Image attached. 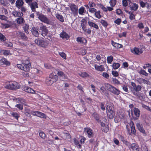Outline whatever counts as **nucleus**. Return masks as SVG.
I'll list each match as a JSON object with an SVG mask.
<instances>
[{
	"label": "nucleus",
	"mask_w": 151,
	"mask_h": 151,
	"mask_svg": "<svg viewBox=\"0 0 151 151\" xmlns=\"http://www.w3.org/2000/svg\"><path fill=\"white\" fill-rule=\"evenodd\" d=\"M17 66L18 68L26 72V73H23V75L24 76L29 77L28 72L30 70L31 65L28 60H24L22 64H17Z\"/></svg>",
	"instance_id": "1"
},
{
	"label": "nucleus",
	"mask_w": 151,
	"mask_h": 151,
	"mask_svg": "<svg viewBox=\"0 0 151 151\" xmlns=\"http://www.w3.org/2000/svg\"><path fill=\"white\" fill-rule=\"evenodd\" d=\"M105 87L108 91L116 95H118L120 93V91L118 89L108 83L105 84Z\"/></svg>",
	"instance_id": "2"
},
{
	"label": "nucleus",
	"mask_w": 151,
	"mask_h": 151,
	"mask_svg": "<svg viewBox=\"0 0 151 151\" xmlns=\"http://www.w3.org/2000/svg\"><path fill=\"white\" fill-rule=\"evenodd\" d=\"M24 2L23 0H17L15 3V6L17 8L20 9L21 11L25 12L27 11V9L23 6Z\"/></svg>",
	"instance_id": "3"
},
{
	"label": "nucleus",
	"mask_w": 151,
	"mask_h": 151,
	"mask_svg": "<svg viewBox=\"0 0 151 151\" xmlns=\"http://www.w3.org/2000/svg\"><path fill=\"white\" fill-rule=\"evenodd\" d=\"M5 87L6 88L12 90L18 89L19 88V83L15 81L10 82L6 84Z\"/></svg>",
	"instance_id": "4"
},
{
	"label": "nucleus",
	"mask_w": 151,
	"mask_h": 151,
	"mask_svg": "<svg viewBox=\"0 0 151 151\" xmlns=\"http://www.w3.org/2000/svg\"><path fill=\"white\" fill-rule=\"evenodd\" d=\"M25 2L28 4L31 8L32 11L35 12V8H38L37 4L36 2H32V0H24Z\"/></svg>",
	"instance_id": "5"
},
{
	"label": "nucleus",
	"mask_w": 151,
	"mask_h": 151,
	"mask_svg": "<svg viewBox=\"0 0 151 151\" xmlns=\"http://www.w3.org/2000/svg\"><path fill=\"white\" fill-rule=\"evenodd\" d=\"M38 18L41 22L46 23L47 24H50V20L45 16L42 14H37Z\"/></svg>",
	"instance_id": "6"
},
{
	"label": "nucleus",
	"mask_w": 151,
	"mask_h": 151,
	"mask_svg": "<svg viewBox=\"0 0 151 151\" xmlns=\"http://www.w3.org/2000/svg\"><path fill=\"white\" fill-rule=\"evenodd\" d=\"M35 43L38 45L42 47H45L47 45V43L42 40L36 39L35 40Z\"/></svg>",
	"instance_id": "7"
},
{
	"label": "nucleus",
	"mask_w": 151,
	"mask_h": 151,
	"mask_svg": "<svg viewBox=\"0 0 151 151\" xmlns=\"http://www.w3.org/2000/svg\"><path fill=\"white\" fill-rule=\"evenodd\" d=\"M69 6L73 14L75 16L76 15L78 14V11L77 6L73 4H69Z\"/></svg>",
	"instance_id": "8"
},
{
	"label": "nucleus",
	"mask_w": 151,
	"mask_h": 151,
	"mask_svg": "<svg viewBox=\"0 0 151 151\" xmlns=\"http://www.w3.org/2000/svg\"><path fill=\"white\" fill-rule=\"evenodd\" d=\"M31 114L32 115H33L40 117L46 118V116L44 114L40 111H33L31 112Z\"/></svg>",
	"instance_id": "9"
},
{
	"label": "nucleus",
	"mask_w": 151,
	"mask_h": 151,
	"mask_svg": "<svg viewBox=\"0 0 151 151\" xmlns=\"http://www.w3.org/2000/svg\"><path fill=\"white\" fill-rule=\"evenodd\" d=\"M23 12L18 11L16 10H14L12 12V15L15 17H22L23 15Z\"/></svg>",
	"instance_id": "10"
},
{
	"label": "nucleus",
	"mask_w": 151,
	"mask_h": 151,
	"mask_svg": "<svg viewBox=\"0 0 151 151\" xmlns=\"http://www.w3.org/2000/svg\"><path fill=\"white\" fill-rule=\"evenodd\" d=\"M31 31L32 34L35 37H38L39 35L38 28L37 27H33Z\"/></svg>",
	"instance_id": "11"
},
{
	"label": "nucleus",
	"mask_w": 151,
	"mask_h": 151,
	"mask_svg": "<svg viewBox=\"0 0 151 151\" xmlns=\"http://www.w3.org/2000/svg\"><path fill=\"white\" fill-rule=\"evenodd\" d=\"M131 51L132 53L138 55L141 54L143 52V51L141 48L136 47L131 49Z\"/></svg>",
	"instance_id": "12"
},
{
	"label": "nucleus",
	"mask_w": 151,
	"mask_h": 151,
	"mask_svg": "<svg viewBox=\"0 0 151 151\" xmlns=\"http://www.w3.org/2000/svg\"><path fill=\"white\" fill-rule=\"evenodd\" d=\"M40 29L42 31V35L44 37L46 36L48 32V31L46 26L42 25L40 27Z\"/></svg>",
	"instance_id": "13"
},
{
	"label": "nucleus",
	"mask_w": 151,
	"mask_h": 151,
	"mask_svg": "<svg viewBox=\"0 0 151 151\" xmlns=\"http://www.w3.org/2000/svg\"><path fill=\"white\" fill-rule=\"evenodd\" d=\"M17 36L24 40H27V37L23 33L20 32H17Z\"/></svg>",
	"instance_id": "14"
},
{
	"label": "nucleus",
	"mask_w": 151,
	"mask_h": 151,
	"mask_svg": "<svg viewBox=\"0 0 151 151\" xmlns=\"http://www.w3.org/2000/svg\"><path fill=\"white\" fill-rule=\"evenodd\" d=\"M129 4L131 10L136 11L138 9V6L136 3H133L130 2L129 3Z\"/></svg>",
	"instance_id": "15"
},
{
	"label": "nucleus",
	"mask_w": 151,
	"mask_h": 151,
	"mask_svg": "<svg viewBox=\"0 0 151 151\" xmlns=\"http://www.w3.org/2000/svg\"><path fill=\"white\" fill-rule=\"evenodd\" d=\"M49 76L51 80L52 83H53L56 82L57 81L58 78V76L57 75H54L53 73H50Z\"/></svg>",
	"instance_id": "16"
},
{
	"label": "nucleus",
	"mask_w": 151,
	"mask_h": 151,
	"mask_svg": "<svg viewBox=\"0 0 151 151\" xmlns=\"http://www.w3.org/2000/svg\"><path fill=\"white\" fill-rule=\"evenodd\" d=\"M77 41L80 44L85 45L87 43V40L84 38L78 37L77 38Z\"/></svg>",
	"instance_id": "17"
},
{
	"label": "nucleus",
	"mask_w": 151,
	"mask_h": 151,
	"mask_svg": "<svg viewBox=\"0 0 151 151\" xmlns=\"http://www.w3.org/2000/svg\"><path fill=\"white\" fill-rule=\"evenodd\" d=\"M57 72V74L58 76L61 77L63 79H66L68 78L67 76L64 74L63 72L60 70H56Z\"/></svg>",
	"instance_id": "18"
},
{
	"label": "nucleus",
	"mask_w": 151,
	"mask_h": 151,
	"mask_svg": "<svg viewBox=\"0 0 151 151\" xmlns=\"http://www.w3.org/2000/svg\"><path fill=\"white\" fill-rule=\"evenodd\" d=\"M142 89V87L140 85H137L134 89H132L131 91L134 95V93H138V92L140 91Z\"/></svg>",
	"instance_id": "19"
},
{
	"label": "nucleus",
	"mask_w": 151,
	"mask_h": 151,
	"mask_svg": "<svg viewBox=\"0 0 151 151\" xmlns=\"http://www.w3.org/2000/svg\"><path fill=\"white\" fill-rule=\"evenodd\" d=\"M84 129V132L87 134L88 137L89 138L91 137L92 136L93 134V131L91 129L88 128H85Z\"/></svg>",
	"instance_id": "20"
},
{
	"label": "nucleus",
	"mask_w": 151,
	"mask_h": 151,
	"mask_svg": "<svg viewBox=\"0 0 151 151\" xmlns=\"http://www.w3.org/2000/svg\"><path fill=\"white\" fill-rule=\"evenodd\" d=\"M60 37L63 39L68 40L69 38L68 35L65 32L63 31L60 34Z\"/></svg>",
	"instance_id": "21"
},
{
	"label": "nucleus",
	"mask_w": 151,
	"mask_h": 151,
	"mask_svg": "<svg viewBox=\"0 0 151 151\" xmlns=\"http://www.w3.org/2000/svg\"><path fill=\"white\" fill-rule=\"evenodd\" d=\"M130 147L133 150L139 151V146L137 144L135 143L132 144L131 145Z\"/></svg>",
	"instance_id": "22"
},
{
	"label": "nucleus",
	"mask_w": 151,
	"mask_h": 151,
	"mask_svg": "<svg viewBox=\"0 0 151 151\" xmlns=\"http://www.w3.org/2000/svg\"><path fill=\"white\" fill-rule=\"evenodd\" d=\"M24 89L26 92L28 93L33 94L35 93V91L34 90L28 86H26L24 88Z\"/></svg>",
	"instance_id": "23"
},
{
	"label": "nucleus",
	"mask_w": 151,
	"mask_h": 151,
	"mask_svg": "<svg viewBox=\"0 0 151 151\" xmlns=\"http://www.w3.org/2000/svg\"><path fill=\"white\" fill-rule=\"evenodd\" d=\"M94 67L95 69L98 71H104L105 70L104 67L102 65L99 66L96 64H95Z\"/></svg>",
	"instance_id": "24"
},
{
	"label": "nucleus",
	"mask_w": 151,
	"mask_h": 151,
	"mask_svg": "<svg viewBox=\"0 0 151 151\" xmlns=\"http://www.w3.org/2000/svg\"><path fill=\"white\" fill-rule=\"evenodd\" d=\"M0 63L2 65H10V63L5 58H3L0 60Z\"/></svg>",
	"instance_id": "25"
},
{
	"label": "nucleus",
	"mask_w": 151,
	"mask_h": 151,
	"mask_svg": "<svg viewBox=\"0 0 151 151\" xmlns=\"http://www.w3.org/2000/svg\"><path fill=\"white\" fill-rule=\"evenodd\" d=\"M7 22L8 23L2 24L1 25L4 28L6 29L12 26V24L11 22L9 21Z\"/></svg>",
	"instance_id": "26"
},
{
	"label": "nucleus",
	"mask_w": 151,
	"mask_h": 151,
	"mask_svg": "<svg viewBox=\"0 0 151 151\" xmlns=\"http://www.w3.org/2000/svg\"><path fill=\"white\" fill-rule=\"evenodd\" d=\"M131 128V132L133 134H134L136 132L135 127L133 122L131 121L129 124Z\"/></svg>",
	"instance_id": "27"
},
{
	"label": "nucleus",
	"mask_w": 151,
	"mask_h": 151,
	"mask_svg": "<svg viewBox=\"0 0 151 151\" xmlns=\"http://www.w3.org/2000/svg\"><path fill=\"white\" fill-rule=\"evenodd\" d=\"M111 44L116 48H120L122 47V45L116 43L113 41H111Z\"/></svg>",
	"instance_id": "28"
},
{
	"label": "nucleus",
	"mask_w": 151,
	"mask_h": 151,
	"mask_svg": "<svg viewBox=\"0 0 151 151\" xmlns=\"http://www.w3.org/2000/svg\"><path fill=\"white\" fill-rule=\"evenodd\" d=\"M106 112H109L114 111V107L111 104L107 105V104H106Z\"/></svg>",
	"instance_id": "29"
},
{
	"label": "nucleus",
	"mask_w": 151,
	"mask_h": 151,
	"mask_svg": "<svg viewBox=\"0 0 151 151\" xmlns=\"http://www.w3.org/2000/svg\"><path fill=\"white\" fill-rule=\"evenodd\" d=\"M55 17L57 19L62 22H64V19L63 17L58 13L55 14Z\"/></svg>",
	"instance_id": "30"
},
{
	"label": "nucleus",
	"mask_w": 151,
	"mask_h": 151,
	"mask_svg": "<svg viewBox=\"0 0 151 151\" xmlns=\"http://www.w3.org/2000/svg\"><path fill=\"white\" fill-rule=\"evenodd\" d=\"M88 24L90 27H94L96 29H98L99 28V26L97 24L92 22L89 21Z\"/></svg>",
	"instance_id": "31"
},
{
	"label": "nucleus",
	"mask_w": 151,
	"mask_h": 151,
	"mask_svg": "<svg viewBox=\"0 0 151 151\" xmlns=\"http://www.w3.org/2000/svg\"><path fill=\"white\" fill-rule=\"evenodd\" d=\"M107 116L110 119H112L115 115V112L114 111L111 112H106Z\"/></svg>",
	"instance_id": "32"
},
{
	"label": "nucleus",
	"mask_w": 151,
	"mask_h": 151,
	"mask_svg": "<svg viewBox=\"0 0 151 151\" xmlns=\"http://www.w3.org/2000/svg\"><path fill=\"white\" fill-rule=\"evenodd\" d=\"M19 17L17 18L16 20L17 21V23L19 24H22L25 22V21L24 20L23 18L21 17Z\"/></svg>",
	"instance_id": "33"
},
{
	"label": "nucleus",
	"mask_w": 151,
	"mask_h": 151,
	"mask_svg": "<svg viewBox=\"0 0 151 151\" xmlns=\"http://www.w3.org/2000/svg\"><path fill=\"white\" fill-rule=\"evenodd\" d=\"M134 113L136 117H139L140 114V111L137 108H134Z\"/></svg>",
	"instance_id": "34"
},
{
	"label": "nucleus",
	"mask_w": 151,
	"mask_h": 151,
	"mask_svg": "<svg viewBox=\"0 0 151 151\" xmlns=\"http://www.w3.org/2000/svg\"><path fill=\"white\" fill-rule=\"evenodd\" d=\"M45 81L46 84L48 86H51L53 83H52L51 80L49 76L46 78Z\"/></svg>",
	"instance_id": "35"
},
{
	"label": "nucleus",
	"mask_w": 151,
	"mask_h": 151,
	"mask_svg": "<svg viewBox=\"0 0 151 151\" xmlns=\"http://www.w3.org/2000/svg\"><path fill=\"white\" fill-rule=\"evenodd\" d=\"M78 75L81 77L83 78H85L89 76V75L86 72H82L81 73H78Z\"/></svg>",
	"instance_id": "36"
},
{
	"label": "nucleus",
	"mask_w": 151,
	"mask_h": 151,
	"mask_svg": "<svg viewBox=\"0 0 151 151\" xmlns=\"http://www.w3.org/2000/svg\"><path fill=\"white\" fill-rule=\"evenodd\" d=\"M29 26L28 25L26 24L23 27V29L24 32L27 34H28L29 32L28 31Z\"/></svg>",
	"instance_id": "37"
},
{
	"label": "nucleus",
	"mask_w": 151,
	"mask_h": 151,
	"mask_svg": "<svg viewBox=\"0 0 151 151\" xmlns=\"http://www.w3.org/2000/svg\"><path fill=\"white\" fill-rule=\"evenodd\" d=\"M100 22L102 25L104 27H106L108 25L107 22L105 20L103 19H101Z\"/></svg>",
	"instance_id": "38"
},
{
	"label": "nucleus",
	"mask_w": 151,
	"mask_h": 151,
	"mask_svg": "<svg viewBox=\"0 0 151 151\" xmlns=\"http://www.w3.org/2000/svg\"><path fill=\"white\" fill-rule=\"evenodd\" d=\"M120 66L119 63H114L113 64L112 67L115 70L118 69Z\"/></svg>",
	"instance_id": "39"
},
{
	"label": "nucleus",
	"mask_w": 151,
	"mask_h": 151,
	"mask_svg": "<svg viewBox=\"0 0 151 151\" xmlns=\"http://www.w3.org/2000/svg\"><path fill=\"white\" fill-rule=\"evenodd\" d=\"M109 3L111 6L112 7H113L116 4V0H110Z\"/></svg>",
	"instance_id": "40"
},
{
	"label": "nucleus",
	"mask_w": 151,
	"mask_h": 151,
	"mask_svg": "<svg viewBox=\"0 0 151 151\" xmlns=\"http://www.w3.org/2000/svg\"><path fill=\"white\" fill-rule=\"evenodd\" d=\"M1 53L5 56L8 55L10 54V51L6 50H2L1 51Z\"/></svg>",
	"instance_id": "41"
},
{
	"label": "nucleus",
	"mask_w": 151,
	"mask_h": 151,
	"mask_svg": "<svg viewBox=\"0 0 151 151\" xmlns=\"http://www.w3.org/2000/svg\"><path fill=\"white\" fill-rule=\"evenodd\" d=\"M113 60V58L112 55L108 56L107 58V62L108 63L111 64Z\"/></svg>",
	"instance_id": "42"
},
{
	"label": "nucleus",
	"mask_w": 151,
	"mask_h": 151,
	"mask_svg": "<svg viewBox=\"0 0 151 151\" xmlns=\"http://www.w3.org/2000/svg\"><path fill=\"white\" fill-rule=\"evenodd\" d=\"M11 114L17 120H18V118L20 117L19 114L16 112H12Z\"/></svg>",
	"instance_id": "43"
},
{
	"label": "nucleus",
	"mask_w": 151,
	"mask_h": 151,
	"mask_svg": "<svg viewBox=\"0 0 151 151\" xmlns=\"http://www.w3.org/2000/svg\"><path fill=\"white\" fill-rule=\"evenodd\" d=\"M129 14L130 15L129 18L130 20H132L135 19V15L133 14V12H129Z\"/></svg>",
	"instance_id": "44"
},
{
	"label": "nucleus",
	"mask_w": 151,
	"mask_h": 151,
	"mask_svg": "<svg viewBox=\"0 0 151 151\" xmlns=\"http://www.w3.org/2000/svg\"><path fill=\"white\" fill-rule=\"evenodd\" d=\"M100 11H98L97 12H96L95 13V15L96 17L98 19H100L101 17V15L100 14Z\"/></svg>",
	"instance_id": "45"
},
{
	"label": "nucleus",
	"mask_w": 151,
	"mask_h": 151,
	"mask_svg": "<svg viewBox=\"0 0 151 151\" xmlns=\"http://www.w3.org/2000/svg\"><path fill=\"white\" fill-rule=\"evenodd\" d=\"M59 54L61 57H62L63 59H66V54H65L64 52H59Z\"/></svg>",
	"instance_id": "46"
},
{
	"label": "nucleus",
	"mask_w": 151,
	"mask_h": 151,
	"mask_svg": "<svg viewBox=\"0 0 151 151\" xmlns=\"http://www.w3.org/2000/svg\"><path fill=\"white\" fill-rule=\"evenodd\" d=\"M40 136L42 139H44L46 137L45 134L42 132L41 131L39 133Z\"/></svg>",
	"instance_id": "47"
},
{
	"label": "nucleus",
	"mask_w": 151,
	"mask_h": 151,
	"mask_svg": "<svg viewBox=\"0 0 151 151\" xmlns=\"http://www.w3.org/2000/svg\"><path fill=\"white\" fill-rule=\"evenodd\" d=\"M15 106L17 107L20 110H22L23 109V105L20 103L19 104H17Z\"/></svg>",
	"instance_id": "48"
},
{
	"label": "nucleus",
	"mask_w": 151,
	"mask_h": 151,
	"mask_svg": "<svg viewBox=\"0 0 151 151\" xmlns=\"http://www.w3.org/2000/svg\"><path fill=\"white\" fill-rule=\"evenodd\" d=\"M84 9L85 8L84 7H81L78 10L79 14L82 15L84 12Z\"/></svg>",
	"instance_id": "49"
},
{
	"label": "nucleus",
	"mask_w": 151,
	"mask_h": 151,
	"mask_svg": "<svg viewBox=\"0 0 151 151\" xmlns=\"http://www.w3.org/2000/svg\"><path fill=\"white\" fill-rule=\"evenodd\" d=\"M134 95L138 97L139 98L140 100H142L143 99V96H141L140 94V93H134Z\"/></svg>",
	"instance_id": "50"
},
{
	"label": "nucleus",
	"mask_w": 151,
	"mask_h": 151,
	"mask_svg": "<svg viewBox=\"0 0 151 151\" xmlns=\"http://www.w3.org/2000/svg\"><path fill=\"white\" fill-rule=\"evenodd\" d=\"M112 81L114 84L116 85H119L120 84V83L119 81L116 78H113Z\"/></svg>",
	"instance_id": "51"
},
{
	"label": "nucleus",
	"mask_w": 151,
	"mask_h": 151,
	"mask_svg": "<svg viewBox=\"0 0 151 151\" xmlns=\"http://www.w3.org/2000/svg\"><path fill=\"white\" fill-rule=\"evenodd\" d=\"M122 89L125 92L127 93H129V91L128 90L127 86L126 85H124L122 87Z\"/></svg>",
	"instance_id": "52"
},
{
	"label": "nucleus",
	"mask_w": 151,
	"mask_h": 151,
	"mask_svg": "<svg viewBox=\"0 0 151 151\" xmlns=\"http://www.w3.org/2000/svg\"><path fill=\"white\" fill-rule=\"evenodd\" d=\"M139 3L141 7L142 8H144L145 7V5L147 4V3H145L143 1L140 0L139 1Z\"/></svg>",
	"instance_id": "53"
},
{
	"label": "nucleus",
	"mask_w": 151,
	"mask_h": 151,
	"mask_svg": "<svg viewBox=\"0 0 151 151\" xmlns=\"http://www.w3.org/2000/svg\"><path fill=\"white\" fill-rule=\"evenodd\" d=\"M141 104H142V106L143 108L146 109L148 111H151V109H150V107L149 106H146V105H145V104H142V103Z\"/></svg>",
	"instance_id": "54"
},
{
	"label": "nucleus",
	"mask_w": 151,
	"mask_h": 151,
	"mask_svg": "<svg viewBox=\"0 0 151 151\" xmlns=\"http://www.w3.org/2000/svg\"><path fill=\"white\" fill-rule=\"evenodd\" d=\"M100 107L101 109L103 111H104L105 109L104 103L102 102H100Z\"/></svg>",
	"instance_id": "55"
},
{
	"label": "nucleus",
	"mask_w": 151,
	"mask_h": 151,
	"mask_svg": "<svg viewBox=\"0 0 151 151\" xmlns=\"http://www.w3.org/2000/svg\"><path fill=\"white\" fill-rule=\"evenodd\" d=\"M0 40L2 41H4L6 40L5 37L0 33Z\"/></svg>",
	"instance_id": "56"
},
{
	"label": "nucleus",
	"mask_w": 151,
	"mask_h": 151,
	"mask_svg": "<svg viewBox=\"0 0 151 151\" xmlns=\"http://www.w3.org/2000/svg\"><path fill=\"white\" fill-rule=\"evenodd\" d=\"M86 20L84 19H82L81 21V26H86Z\"/></svg>",
	"instance_id": "57"
},
{
	"label": "nucleus",
	"mask_w": 151,
	"mask_h": 151,
	"mask_svg": "<svg viewBox=\"0 0 151 151\" xmlns=\"http://www.w3.org/2000/svg\"><path fill=\"white\" fill-rule=\"evenodd\" d=\"M0 19L2 20H6L7 17L4 15L0 14Z\"/></svg>",
	"instance_id": "58"
},
{
	"label": "nucleus",
	"mask_w": 151,
	"mask_h": 151,
	"mask_svg": "<svg viewBox=\"0 0 151 151\" xmlns=\"http://www.w3.org/2000/svg\"><path fill=\"white\" fill-rule=\"evenodd\" d=\"M5 45L6 46L8 47H11L13 46L12 43L10 42H6L5 43Z\"/></svg>",
	"instance_id": "59"
},
{
	"label": "nucleus",
	"mask_w": 151,
	"mask_h": 151,
	"mask_svg": "<svg viewBox=\"0 0 151 151\" xmlns=\"http://www.w3.org/2000/svg\"><path fill=\"white\" fill-rule=\"evenodd\" d=\"M137 27L140 29L144 28V26L142 23H139L137 25Z\"/></svg>",
	"instance_id": "60"
},
{
	"label": "nucleus",
	"mask_w": 151,
	"mask_h": 151,
	"mask_svg": "<svg viewBox=\"0 0 151 151\" xmlns=\"http://www.w3.org/2000/svg\"><path fill=\"white\" fill-rule=\"evenodd\" d=\"M112 74L115 77H117L119 76L118 72L116 71H112Z\"/></svg>",
	"instance_id": "61"
},
{
	"label": "nucleus",
	"mask_w": 151,
	"mask_h": 151,
	"mask_svg": "<svg viewBox=\"0 0 151 151\" xmlns=\"http://www.w3.org/2000/svg\"><path fill=\"white\" fill-rule=\"evenodd\" d=\"M139 73L145 76H147V73L144 70H140L139 71Z\"/></svg>",
	"instance_id": "62"
},
{
	"label": "nucleus",
	"mask_w": 151,
	"mask_h": 151,
	"mask_svg": "<svg viewBox=\"0 0 151 151\" xmlns=\"http://www.w3.org/2000/svg\"><path fill=\"white\" fill-rule=\"evenodd\" d=\"M121 22V19L119 18H118L114 21V22L118 25H119L120 24Z\"/></svg>",
	"instance_id": "63"
},
{
	"label": "nucleus",
	"mask_w": 151,
	"mask_h": 151,
	"mask_svg": "<svg viewBox=\"0 0 151 151\" xmlns=\"http://www.w3.org/2000/svg\"><path fill=\"white\" fill-rule=\"evenodd\" d=\"M141 150L142 151H148L147 147L144 145L142 146Z\"/></svg>",
	"instance_id": "64"
}]
</instances>
